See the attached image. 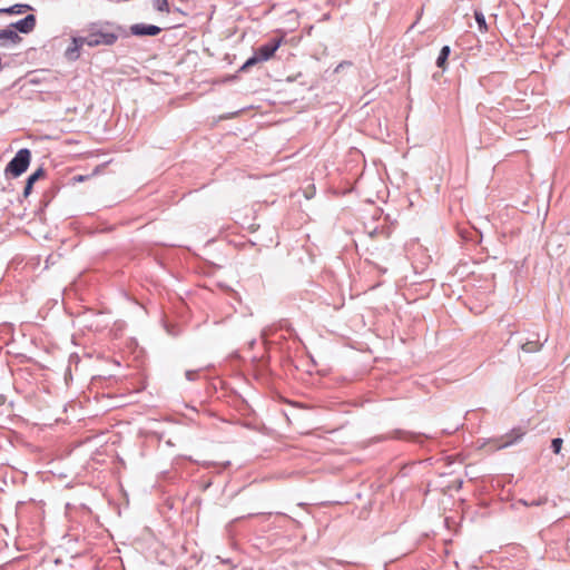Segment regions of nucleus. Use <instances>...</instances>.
Segmentation results:
<instances>
[{"label":"nucleus","instance_id":"obj_1","mask_svg":"<svg viewBox=\"0 0 570 570\" xmlns=\"http://www.w3.org/2000/svg\"><path fill=\"white\" fill-rule=\"evenodd\" d=\"M30 161L31 151L28 148L19 149L14 157L6 166V176H11L13 178L21 176L28 169Z\"/></svg>","mask_w":570,"mask_h":570},{"label":"nucleus","instance_id":"obj_2","mask_svg":"<svg viewBox=\"0 0 570 570\" xmlns=\"http://www.w3.org/2000/svg\"><path fill=\"white\" fill-rule=\"evenodd\" d=\"M118 40V35L115 32L106 31L101 28H97L94 24L88 35L83 36L82 42H86L88 47L98 46H112Z\"/></svg>","mask_w":570,"mask_h":570},{"label":"nucleus","instance_id":"obj_3","mask_svg":"<svg viewBox=\"0 0 570 570\" xmlns=\"http://www.w3.org/2000/svg\"><path fill=\"white\" fill-rule=\"evenodd\" d=\"M283 38H272L266 43L254 50V53L264 62L269 60L281 47Z\"/></svg>","mask_w":570,"mask_h":570},{"label":"nucleus","instance_id":"obj_4","mask_svg":"<svg viewBox=\"0 0 570 570\" xmlns=\"http://www.w3.org/2000/svg\"><path fill=\"white\" fill-rule=\"evenodd\" d=\"M37 24V18L35 14H27L23 19H20L10 24L14 31L28 35L32 32Z\"/></svg>","mask_w":570,"mask_h":570},{"label":"nucleus","instance_id":"obj_5","mask_svg":"<svg viewBox=\"0 0 570 570\" xmlns=\"http://www.w3.org/2000/svg\"><path fill=\"white\" fill-rule=\"evenodd\" d=\"M130 32L137 37H154L161 32V28L155 24L135 23L130 26Z\"/></svg>","mask_w":570,"mask_h":570},{"label":"nucleus","instance_id":"obj_6","mask_svg":"<svg viewBox=\"0 0 570 570\" xmlns=\"http://www.w3.org/2000/svg\"><path fill=\"white\" fill-rule=\"evenodd\" d=\"M430 436L422 433H414L405 430H394L392 431L385 439H395V440H407L412 442H421L422 439H429Z\"/></svg>","mask_w":570,"mask_h":570},{"label":"nucleus","instance_id":"obj_7","mask_svg":"<svg viewBox=\"0 0 570 570\" xmlns=\"http://www.w3.org/2000/svg\"><path fill=\"white\" fill-rule=\"evenodd\" d=\"M45 169L42 167H39L35 173H32L27 178L22 193L24 198H27L31 194L35 183L38 181L40 178L45 177Z\"/></svg>","mask_w":570,"mask_h":570},{"label":"nucleus","instance_id":"obj_8","mask_svg":"<svg viewBox=\"0 0 570 570\" xmlns=\"http://www.w3.org/2000/svg\"><path fill=\"white\" fill-rule=\"evenodd\" d=\"M524 435V431L520 428L512 429L510 433H508L503 439L502 442L498 444V449H503L507 446H510L518 442L522 436Z\"/></svg>","mask_w":570,"mask_h":570},{"label":"nucleus","instance_id":"obj_9","mask_svg":"<svg viewBox=\"0 0 570 570\" xmlns=\"http://www.w3.org/2000/svg\"><path fill=\"white\" fill-rule=\"evenodd\" d=\"M82 39H83V36L72 38V46H70L66 50V57L68 60L75 61L79 58V56H80L79 50L83 45H86V42L81 41Z\"/></svg>","mask_w":570,"mask_h":570},{"label":"nucleus","instance_id":"obj_10","mask_svg":"<svg viewBox=\"0 0 570 570\" xmlns=\"http://www.w3.org/2000/svg\"><path fill=\"white\" fill-rule=\"evenodd\" d=\"M3 41H10L13 45H18L22 41V38L12 28L0 29V46H4Z\"/></svg>","mask_w":570,"mask_h":570},{"label":"nucleus","instance_id":"obj_11","mask_svg":"<svg viewBox=\"0 0 570 570\" xmlns=\"http://www.w3.org/2000/svg\"><path fill=\"white\" fill-rule=\"evenodd\" d=\"M33 8L28 3H16L8 8H0V14H22L27 11H32Z\"/></svg>","mask_w":570,"mask_h":570},{"label":"nucleus","instance_id":"obj_12","mask_svg":"<svg viewBox=\"0 0 570 570\" xmlns=\"http://www.w3.org/2000/svg\"><path fill=\"white\" fill-rule=\"evenodd\" d=\"M542 345L539 336L533 335L532 338H528L525 342L521 343V350L525 353H533L540 351Z\"/></svg>","mask_w":570,"mask_h":570},{"label":"nucleus","instance_id":"obj_13","mask_svg":"<svg viewBox=\"0 0 570 570\" xmlns=\"http://www.w3.org/2000/svg\"><path fill=\"white\" fill-rule=\"evenodd\" d=\"M450 53H451L450 46H443L440 50L438 58H436V66L440 69H442L443 71L446 70V63H448Z\"/></svg>","mask_w":570,"mask_h":570},{"label":"nucleus","instance_id":"obj_14","mask_svg":"<svg viewBox=\"0 0 570 570\" xmlns=\"http://www.w3.org/2000/svg\"><path fill=\"white\" fill-rule=\"evenodd\" d=\"M474 18H475V21L478 23L479 30L481 32L488 31V24H487L484 14L481 11L475 10L474 11Z\"/></svg>","mask_w":570,"mask_h":570},{"label":"nucleus","instance_id":"obj_15","mask_svg":"<svg viewBox=\"0 0 570 570\" xmlns=\"http://www.w3.org/2000/svg\"><path fill=\"white\" fill-rule=\"evenodd\" d=\"M259 62H263L255 53H253L252 57H249L244 63L243 66L239 68V71L240 72H245L247 70H249V68H252L253 66L259 63Z\"/></svg>","mask_w":570,"mask_h":570},{"label":"nucleus","instance_id":"obj_16","mask_svg":"<svg viewBox=\"0 0 570 570\" xmlns=\"http://www.w3.org/2000/svg\"><path fill=\"white\" fill-rule=\"evenodd\" d=\"M153 7L159 12H169L168 0H154Z\"/></svg>","mask_w":570,"mask_h":570},{"label":"nucleus","instance_id":"obj_17","mask_svg":"<svg viewBox=\"0 0 570 570\" xmlns=\"http://www.w3.org/2000/svg\"><path fill=\"white\" fill-rule=\"evenodd\" d=\"M562 443H563V441L561 438H554L551 441V449H552L553 453H556V454L560 453Z\"/></svg>","mask_w":570,"mask_h":570},{"label":"nucleus","instance_id":"obj_18","mask_svg":"<svg viewBox=\"0 0 570 570\" xmlns=\"http://www.w3.org/2000/svg\"><path fill=\"white\" fill-rule=\"evenodd\" d=\"M520 502L525 507H538V505L546 503L547 499H538V500H531V501H527V500L522 499V500H520Z\"/></svg>","mask_w":570,"mask_h":570},{"label":"nucleus","instance_id":"obj_19","mask_svg":"<svg viewBox=\"0 0 570 570\" xmlns=\"http://www.w3.org/2000/svg\"><path fill=\"white\" fill-rule=\"evenodd\" d=\"M185 376L188 381H195L198 379L199 372L194 371V370H188V371H186Z\"/></svg>","mask_w":570,"mask_h":570},{"label":"nucleus","instance_id":"obj_20","mask_svg":"<svg viewBox=\"0 0 570 570\" xmlns=\"http://www.w3.org/2000/svg\"><path fill=\"white\" fill-rule=\"evenodd\" d=\"M257 514H258V513H249L247 517H248V518H252V517L257 515Z\"/></svg>","mask_w":570,"mask_h":570},{"label":"nucleus","instance_id":"obj_21","mask_svg":"<svg viewBox=\"0 0 570 570\" xmlns=\"http://www.w3.org/2000/svg\"><path fill=\"white\" fill-rule=\"evenodd\" d=\"M77 180L81 181V180H83V177L79 176V178Z\"/></svg>","mask_w":570,"mask_h":570}]
</instances>
